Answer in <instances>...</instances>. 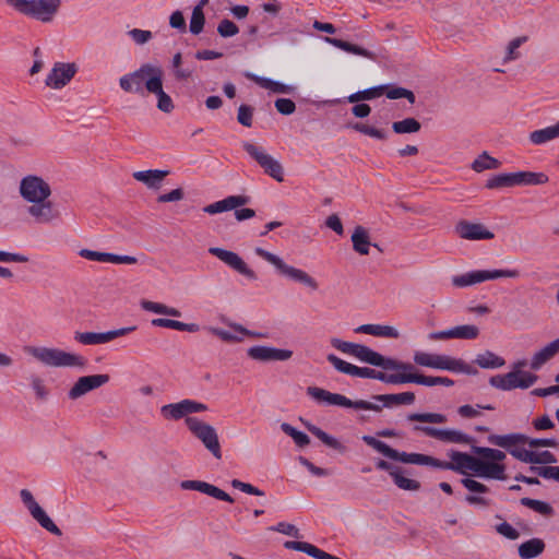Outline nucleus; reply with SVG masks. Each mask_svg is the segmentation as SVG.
Listing matches in <instances>:
<instances>
[{"label": "nucleus", "mask_w": 559, "mask_h": 559, "mask_svg": "<svg viewBox=\"0 0 559 559\" xmlns=\"http://www.w3.org/2000/svg\"><path fill=\"white\" fill-rule=\"evenodd\" d=\"M171 67L174 72V78L177 81H186L192 76L193 70L190 68L182 67V56L180 52L174 55L171 60Z\"/></svg>", "instance_id": "obj_47"}, {"label": "nucleus", "mask_w": 559, "mask_h": 559, "mask_svg": "<svg viewBox=\"0 0 559 559\" xmlns=\"http://www.w3.org/2000/svg\"><path fill=\"white\" fill-rule=\"evenodd\" d=\"M353 249L360 255L369 254V249L371 247L370 235L367 228L361 225H358L354 228V231L350 237Z\"/></svg>", "instance_id": "obj_31"}, {"label": "nucleus", "mask_w": 559, "mask_h": 559, "mask_svg": "<svg viewBox=\"0 0 559 559\" xmlns=\"http://www.w3.org/2000/svg\"><path fill=\"white\" fill-rule=\"evenodd\" d=\"M7 3L19 13L37 20L41 23H50L58 14L61 0H5Z\"/></svg>", "instance_id": "obj_4"}, {"label": "nucleus", "mask_w": 559, "mask_h": 559, "mask_svg": "<svg viewBox=\"0 0 559 559\" xmlns=\"http://www.w3.org/2000/svg\"><path fill=\"white\" fill-rule=\"evenodd\" d=\"M376 367H380L384 371H394L393 373H389V376L396 378L405 377L408 374H418L413 364L404 362L391 357H385L381 354L378 356Z\"/></svg>", "instance_id": "obj_23"}, {"label": "nucleus", "mask_w": 559, "mask_h": 559, "mask_svg": "<svg viewBox=\"0 0 559 559\" xmlns=\"http://www.w3.org/2000/svg\"><path fill=\"white\" fill-rule=\"evenodd\" d=\"M281 429L284 433L289 436L298 447H306L310 443V438L302 431L297 430L288 423H283Z\"/></svg>", "instance_id": "obj_51"}, {"label": "nucleus", "mask_w": 559, "mask_h": 559, "mask_svg": "<svg viewBox=\"0 0 559 559\" xmlns=\"http://www.w3.org/2000/svg\"><path fill=\"white\" fill-rule=\"evenodd\" d=\"M415 430L423 431L426 436L438 439L448 443H460V444H468L473 440L468 435L455 430V429H440L435 427H419L416 426Z\"/></svg>", "instance_id": "obj_22"}, {"label": "nucleus", "mask_w": 559, "mask_h": 559, "mask_svg": "<svg viewBox=\"0 0 559 559\" xmlns=\"http://www.w3.org/2000/svg\"><path fill=\"white\" fill-rule=\"evenodd\" d=\"M205 24V16L203 10L200 9V7H194L192 10L191 19H190V25L189 29L193 35H199Z\"/></svg>", "instance_id": "obj_56"}, {"label": "nucleus", "mask_w": 559, "mask_h": 559, "mask_svg": "<svg viewBox=\"0 0 559 559\" xmlns=\"http://www.w3.org/2000/svg\"><path fill=\"white\" fill-rule=\"evenodd\" d=\"M249 202V198L246 195H229L221 201L206 205L203 211L207 214H218L226 211H230Z\"/></svg>", "instance_id": "obj_28"}, {"label": "nucleus", "mask_w": 559, "mask_h": 559, "mask_svg": "<svg viewBox=\"0 0 559 559\" xmlns=\"http://www.w3.org/2000/svg\"><path fill=\"white\" fill-rule=\"evenodd\" d=\"M537 379L538 377L534 373L515 369L506 374L492 376L489 379V383L496 389L511 391L518 388L528 389Z\"/></svg>", "instance_id": "obj_12"}, {"label": "nucleus", "mask_w": 559, "mask_h": 559, "mask_svg": "<svg viewBox=\"0 0 559 559\" xmlns=\"http://www.w3.org/2000/svg\"><path fill=\"white\" fill-rule=\"evenodd\" d=\"M530 471L543 478L559 481V466H531Z\"/></svg>", "instance_id": "obj_57"}, {"label": "nucleus", "mask_w": 559, "mask_h": 559, "mask_svg": "<svg viewBox=\"0 0 559 559\" xmlns=\"http://www.w3.org/2000/svg\"><path fill=\"white\" fill-rule=\"evenodd\" d=\"M362 441L369 447L373 448L384 456L399 461L405 464L427 465L440 469H450L459 474L466 475L467 471L473 472L476 463V459L464 452L451 450L448 455L451 462L440 461L433 456L421 454V453H407L400 452L383 441L376 439L372 436H362Z\"/></svg>", "instance_id": "obj_1"}, {"label": "nucleus", "mask_w": 559, "mask_h": 559, "mask_svg": "<svg viewBox=\"0 0 559 559\" xmlns=\"http://www.w3.org/2000/svg\"><path fill=\"white\" fill-rule=\"evenodd\" d=\"M306 428L316 436L319 440H321L326 447L332 448L341 453L345 452L346 448L334 437L328 435L321 428L306 421L304 423Z\"/></svg>", "instance_id": "obj_39"}, {"label": "nucleus", "mask_w": 559, "mask_h": 559, "mask_svg": "<svg viewBox=\"0 0 559 559\" xmlns=\"http://www.w3.org/2000/svg\"><path fill=\"white\" fill-rule=\"evenodd\" d=\"M557 138H559V121L554 126L535 130L530 133V141L536 145L545 144Z\"/></svg>", "instance_id": "obj_40"}, {"label": "nucleus", "mask_w": 559, "mask_h": 559, "mask_svg": "<svg viewBox=\"0 0 559 559\" xmlns=\"http://www.w3.org/2000/svg\"><path fill=\"white\" fill-rule=\"evenodd\" d=\"M160 415L166 420H180L187 418L188 409L185 400L177 403L165 404L160 407Z\"/></svg>", "instance_id": "obj_37"}, {"label": "nucleus", "mask_w": 559, "mask_h": 559, "mask_svg": "<svg viewBox=\"0 0 559 559\" xmlns=\"http://www.w3.org/2000/svg\"><path fill=\"white\" fill-rule=\"evenodd\" d=\"M546 182H548V177L544 173L518 171L492 176L487 180L486 188L499 189L514 186H537Z\"/></svg>", "instance_id": "obj_8"}, {"label": "nucleus", "mask_w": 559, "mask_h": 559, "mask_svg": "<svg viewBox=\"0 0 559 559\" xmlns=\"http://www.w3.org/2000/svg\"><path fill=\"white\" fill-rule=\"evenodd\" d=\"M163 75L164 71L158 76L152 78L147 82V92L154 94L157 97L156 107L165 112L169 114L174 110V103L171 97L163 88Z\"/></svg>", "instance_id": "obj_24"}, {"label": "nucleus", "mask_w": 559, "mask_h": 559, "mask_svg": "<svg viewBox=\"0 0 559 559\" xmlns=\"http://www.w3.org/2000/svg\"><path fill=\"white\" fill-rule=\"evenodd\" d=\"M409 421L429 423V424H443L447 417L439 413H413L407 416Z\"/></svg>", "instance_id": "obj_53"}, {"label": "nucleus", "mask_w": 559, "mask_h": 559, "mask_svg": "<svg viewBox=\"0 0 559 559\" xmlns=\"http://www.w3.org/2000/svg\"><path fill=\"white\" fill-rule=\"evenodd\" d=\"M500 167V162L483 152L473 163L472 169L476 173H481L487 169H497Z\"/></svg>", "instance_id": "obj_45"}, {"label": "nucleus", "mask_w": 559, "mask_h": 559, "mask_svg": "<svg viewBox=\"0 0 559 559\" xmlns=\"http://www.w3.org/2000/svg\"><path fill=\"white\" fill-rule=\"evenodd\" d=\"M392 478L394 480V484L403 490L417 491L420 488L419 481L403 476L401 467H399V469L394 472Z\"/></svg>", "instance_id": "obj_54"}, {"label": "nucleus", "mask_w": 559, "mask_h": 559, "mask_svg": "<svg viewBox=\"0 0 559 559\" xmlns=\"http://www.w3.org/2000/svg\"><path fill=\"white\" fill-rule=\"evenodd\" d=\"M420 128V122L415 118H405L392 123V130L397 134L416 133Z\"/></svg>", "instance_id": "obj_46"}, {"label": "nucleus", "mask_w": 559, "mask_h": 559, "mask_svg": "<svg viewBox=\"0 0 559 559\" xmlns=\"http://www.w3.org/2000/svg\"><path fill=\"white\" fill-rule=\"evenodd\" d=\"M474 475L489 479H506V466L500 463L476 459Z\"/></svg>", "instance_id": "obj_26"}, {"label": "nucleus", "mask_w": 559, "mask_h": 559, "mask_svg": "<svg viewBox=\"0 0 559 559\" xmlns=\"http://www.w3.org/2000/svg\"><path fill=\"white\" fill-rule=\"evenodd\" d=\"M128 35L132 38V40L138 45H144L148 43L153 34L151 31L140 29V28H133L128 32Z\"/></svg>", "instance_id": "obj_63"}, {"label": "nucleus", "mask_w": 559, "mask_h": 559, "mask_svg": "<svg viewBox=\"0 0 559 559\" xmlns=\"http://www.w3.org/2000/svg\"><path fill=\"white\" fill-rule=\"evenodd\" d=\"M254 252L258 257L272 264L282 276H285L286 278L296 283L302 284L312 290L318 289V282L304 270L288 265L281 257L261 247H257Z\"/></svg>", "instance_id": "obj_5"}, {"label": "nucleus", "mask_w": 559, "mask_h": 559, "mask_svg": "<svg viewBox=\"0 0 559 559\" xmlns=\"http://www.w3.org/2000/svg\"><path fill=\"white\" fill-rule=\"evenodd\" d=\"M25 350L37 361L47 367L84 369L87 365V359L84 356L60 348L29 346Z\"/></svg>", "instance_id": "obj_3"}, {"label": "nucleus", "mask_w": 559, "mask_h": 559, "mask_svg": "<svg viewBox=\"0 0 559 559\" xmlns=\"http://www.w3.org/2000/svg\"><path fill=\"white\" fill-rule=\"evenodd\" d=\"M527 40L526 36L513 38L507 46L503 63L514 61L521 57L519 48Z\"/></svg>", "instance_id": "obj_50"}, {"label": "nucleus", "mask_w": 559, "mask_h": 559, "mask_svg": "<svg viewBox=\"0 0 559 559\" xmlns=\"http://www.w3.org/2000/svg\"><path fill=\"white\" fill-rule=\"evenodd\" d=\"M520 502L522 506L527 507V508L532 509L533 511H535L542 515H545V516H550L554 513L552 507L549 503L540 501V500L525 497V498H522L520 500Z\"/></svg>", "instance_id": "obj_48"}, {"label": "nucleus", "mask_w": 559, "mask_h": 559, "mask_svg": "<svg viewBox=\"0 0 559 559\" xmlns=\"http://www.w3.org/2000/svg\"><path fill=\"white\" fill-rule=\"evenodd\" d=\"M20 497L31 515L38 524L53 535L60 536L62 533L53 521L47 515L41 507L36 502L33 493L28 489H22Z\"/></svg>", "instance_id": "obj_15"}, {"label": "nucleus", "mask_w": 559, "mask_h": 559, "mask_svg": "<svg viewBox=\"0 0 559 559\" xmlns=\"http://www.w3.org/2000/svg\"><path fill=\"white\" fill-rule=\"evenodd\" d=\"M253 109L248 105H240L238 108L237 120L243 127L252 126Z\"/></svg>", "instance_id": "obj_62"}, {"label": "nucleus", "mask_w": 559, "mask_h": 559, "mask_svg": "<svg viewBox=\"0 0 559 559\" xmlns=\"http://www.w3.org/2000/svg\"><path fill=\"white\" fill-rule=\"evenodd\" d=\"M356 333H365L378 337L399 338L400 332L391 325L382 324H361L355 329Z\"/></svg>", "instance_id": "obj_32"}, {"label": "nucleus", "mask_w": 559, "mask_h": 559, "mask_svg": "<svg viewBox=\"0 0 559 559\" xmlns=\"http://www.w3.org/2000/svg\"><path fill=\"white\" fill-rule=\"evenodd\" d=\"M454 230L460 238L465 240H490L495 237L493 233L484 224L465 219L460 221Z\"/></svg>", "instance_id": "obj_20"}, {"label": "nucleus", "mask_w": 559, "mask_h": 559, "mask_svg": "<svg viewBox=\"0 0 559 559\" xmlns=\"http://www.w3.org/2000/svg\"><path fill=\"white\" fill-rule=\"evenodd\" d=\"M217 33L224 37H233L239 33L238 26L230 20L224 19L218 23Z\"/></svg>", "instance_id": "obj_60"}, {"label": "nucleus", "mask_w": 559, "mask_h": 559, "mask_svg": "<svg viewBox=\"0 0 559 559\" xmlns=\"http://www.w3.org/2000/svg\"><path fill=\"white\" fill-rule=\"evenodd\" d=\"M488 441L496 447L506 449L510 453V450L525 444L528 441V437L523 433L491 435L488 437Z\"/></svg>", "instance_id": "obj_30"}, {"label": "nucleus", "mask_w": 559, "mask_h": 559, "mask_svg": "<svg viewBox=\"0 0 559 559\" xmlns=\"http://www.w3.org/2000/svg\"><path fill=\"white\" fill-rule=\"evenodd\" d=\"M436 354H430L421 350L414 352L413 361L420 367L432 368L435 365Z\"/></svg>", "instance_id": "obj_59"}, {"label": "nucleus", "mask_w": 559, "mask_h": 559, "mask_svg": "<svg viewBox=\"0 0 559 559\" xmlns=\"http://www.w3.org/2000/svg\"><path fill=\"white\" fill-rule=\"evenodd\" d=\"M209 253L219 259L223 263L228 265L234 271L243 275L250 281H257V273L248 266L243 259L236 252L229 251L219 247H210Z\"/></svg>", "instance_id": "obj_16"}, {"label": "nucleus", "mask_w": 559, "mask_h": 559, "mask_svg": "<svg viewBox=\"0 0 559 559\" xmlns=\"http://www.w3.org/2000/svg\"><path fill=\"white\" fill-rule=\"evenodd\" d=\"M373 400L382 402L383 406L392 407L394 405H411L415 401V394L413 392H403L396 394H379L374 395Z\"/></svg>", "instance_id": "obj_35"}, {"label": "nucleus", "mask_w": 559, "mask_h": 559, "mask_svg": "<svg viewBox=\"0 0 559 559\" xmlns=\"http://www.w3.org/2000/svg\"><path fill=\"white\" fill-rule=\"evenodd\" d=\"M451 330L452 338L475 340L479 335V329L473 324L456 325Z\"/></svg>", "instance_id": "obj_49"}, {"label": "nucleus", "mask_w": 559, "mask_h": 559, "mask_svg": "<svg viewBox=\"0 0 559 559\" xmlns=\"http://www.w3.org/2000/svg\"><path fill=\"white\" fill-rule=\"evenodd\" d=\"M404 383H416V384L426 385V386H435V385H438V377L425 376L421 373L414 374V376L408 374V376L399 378V384H404Z\"/></svg>", "instance_id": "obj_52"}, {"label": "nucleus", "mask_w": 559, "mask_h": 559, "mask_svg": "<svg viewBox=\"0 0 559 559\" xmlns=\"http://www.w3.org/2000/svg\"><path fill=\"white\" fill-rule=\"evenodd\" d=\"M386 90L385 85L372 86L362 91H358L347 97L349 103H358L360 100H371L380 97Z\"/></svg>", "instance_id": "obj_43"}, {"label": "nucleus", "mask_w": 559, "mask_h": 559, "mask_svg": "<svg viewBox=\"0 0 559 559\" xmlns=\"http://www.w3.org/2000/svg\"><path fill=\"white\" fill-rule=\"evenodd\" d=\"M433 369L448 370L452 372L472 373V368L461 359L447 355L436 354Z\"/></svg>", "instance_id": "obj_29"}, {"label": "nucleus", "mask_w": 559, "mask_h": 559, "mask_svg": "<svg viewBox=\"0 0 559 559\" xmlns=\"http://www.w3.org/2000/svg\"><path fill=\"white\" fill-rule=\"evenodd\" d=\"M79 68L74 62H55L46 76L45 84L52 90H61L75 76Z\"/></svg>", "instance_id": "obj_17"}, {"label": "nucleus", "mask_w": 559, "mask_h": 559, "mask_svg": "<svg viewBox=\"0 0 559 559\" xmlns=\"http://www.w3.org/2000/svg\"><path fill=\"white\" fill-rule=\"evenodd\" d=\"M140 306L143 310L157 313V314H165L169 317L179 318L181 317V311L177 308L169 307L162 302L151 301L143 299L140 302Z\"/></svg>", "instance_id": "obj_41"}, {"label": "nucleus", "mask_w": 559, "mask_h": 559, "mask_svg": "<svg viewBox=\"0 0 559 559\" xmlns=\"http://www.w3.org/2000/svg\"><path fill=\"white\" fill-rule=\"evenodd\" d=\"M519 276L520 272L518 270H477L453 276L452 284L455 287H467L485 281L497 280L501 277L516 278Z\"/></svg>", "instance_id": "obj_13"}, {"label": "nucleus", "mask_w": 559, "mask_h": 559, "mask_svg": "<svg viewBox=\"0 0 559 559\" xmlns=\"http://www.w3.org/2000/svg\"><path fill=\"white\" fill-rule=\"evenodd\" d=\"M20 197L28 204V215L37 224H50L59 218V212L50 201V185L40 176L26 175L19 185Z\"/></svg>", "instance_id": "obj_2"}, {"label": "nucleus", "mask_w": 559, "mask_h": 559, "mask_svg": "<svg viewBox=\"0 0 559 559\" xmlns=\"http://www.w3.org/2000/svg\"><path fill=\"white\" fill-rule=\"evenodd\" d=\"M110 377L108 374H92L81 377L70 389L68 393L69 399L78 400L86 393L108 383Z\"/></svg>", "instance_id": "obj_21"}, {"label": "nucleus", "mask_w": 559, "mask_h": 559, "mask_svg": "<svg viewBox=\"0 0 559 559\" xmlns=\"http://www.w3.org/2000/svg\"><path fill=\"white\" fill-rule=\"evenodd\" d=\"M170 174L169 170L148 169L139 170L132 174V177L145 185L148 189L158 190L162 187L164 179Z\"/></svg>", "instance_id": "obj_27"}, {"label": "nucleus", "mask_w": 559, "mask_h": 559, "mask_svg": "<svg viewBox=\"0 0 559 559\" xmlns=\"http://www.w3.org/2000/svg\"><path fill=\"white\" fill-rule=\"evenodd\" d=\"M275 108L280 114L288 116L296 110V105L289 98H278L275 100Z\"/></svg>", "instance_id": "obj_64"}, {"label": "nucleus", "mask_w": 559, "mask_h": 559, "mask_svg": "<svg viewBox=\"0 0 559 559\" xmlns=\"http://www.w3.org/2000/svg\"><path fill=\"white\" fill-rule=\"evenodd\" d=\"M135 330V325H130L107 332H75L74 340L83 345L106 344Z\"/></svg>", "instance_id": "obj_18"}, {"label": "nucleus", "mask_w": 559, "mask_h": 559, "mask_svg": "<svg viewBox=\"0 0 559 559\" xmlns=\"http://www.w3.org/2000/svg\"><path fill=\"white\" fill-rule=\"evenodd\" d=\"M332 347L342 352L343 354L355 357L361 362L369 364L371 366H376L379 353L369 348L366 345L346 342L337 337H332L330 340Z\"/></svg>", "instance_id": "obj_14"}, {"label": "nucleus", "mask_w": 559, "mask_h": 559, "mask_svg": "<svg viewBox=\"0 0 559 559\" xmlns=\"http://www.w3.org/2000/svg\"><path fill=\"white\" fill-rule=\"evenodd\" d=\"M307 394L314 401L324 403L326 405H335L347 408L366 409L374 412H380L382 409V406L379 404H374L364 400L352 401L347 399L345 395L332 393L328 390L318 386H308Z\"/></svg>", "instance_id": "obj_7"}, {"label": "nucleus", "mask_w": 559, "mask_h": 559, "mask_svg": "<svg viewBox=\"0 0 559 559\" xmlns=\"http://www.w3.org/2000/svg\"><path fill=\"white\" fill-rule=\"evenodd\" d=\"M185 424L189 431L199 439L206 450H209L215 459H222V450L216 429L197 417H187Z\"/></svg>", "instance_id": "obj_10"}, {"label": "nucleus", "mask_w": 559, "mask_h": 559, "mask_svg": "<svg viewBox=\"0 0 559 559\" xmlns=\"http://www.w3.org/2000/svg\"><path fill=\"white\" fill-rule=\"evenodd\" d=\"M151 323L153 326L173 329V330L185 331V332H190V333L198 332L200 330V326L197 323H185L181 321L166 319V318L153 319Z\"/></svg>", "instance_id": "obj_38"}, {"label": "nucleus", "mask_w": 559, "mask_h": 559, "mask_svg": "<svg viewBox=\"0 0 559 559\" xmlns=\"http://www.w3.org/2000/svg\"><path fill=\"white\" fill-rule=\"evenodd\" d=\"M480 409H493V406L491 405H479L477 404L476 407L472 405H462L457 408V413L463 418H475L480 415Z\"/></svg>", "instance_id": "obj_58"}, {"label": "nucleus", "mask_w": 559, "mask_h": 559, "mask_svg": "<svg viewBox=\"0 0 559 559\" xmlns=\"http://www.w3.org/2000/svg\"><path fill=\"white\" fill-rule=\"evenodd\" d=\"M559 353V337L540 350L536 352L531 360V368L534 370H538L545 362L551 359Z\"/></svg>", "instance_id": "obj_33"}, {"label": "nucleus", "mask_w": 559, "mask_h": 559, "mask_svg": "<svg viewBox=\"0 0 559 559\" xmlns=\"http://www.w3.org/2000/svg\"><path fill=\"white\" fill-rule=\"evenodd\" d=\"M353 128L365 135H369L378 140L386 139V133L383 130L377 129L374 127H370L364 123H356L353 126Z\"/></svg>", "instance_id": "obj_61"}, {"label": "nucleus", "mask_w": 559, "mask_h": 559, "mask_svg": "<svg viewBox=\"0 0 559 559\" xmlns=\"http://www.w3.org/2000/svg\"><path fill=\"white\" fill-rule=\"evenodd\" d=\"M325 41L331 44L332 46L344 50L349 53H354L357 56H361L371 60L376 59V55L372 51H369L368 49H365L360 46L354 45L352 43L345 41L343 39L333 38V37H326Z\"/></svg>", "instance_id": "obj_36"}, {"label": "nucleus", "mask_w": 559, "mask_h": 559, "mask_svg": "<svg viewBox=\"0 0 559 559\" xmlns=\"http://www.w3.org/2000/svg\"><path fill=\"white\" fill-rule=\"evenodd\" d=\"M246 76L257 83L259 86L270 90L274 93H283L286 94L290 91V87L286 84H283L281 82L273 81L267 78H262L253 73H247Z\"/></svg>", "instance_id": "obj_42"}, {"label": "nucleus", "mask_w": 559, "mask_h": 559, "mask_svg": "<svg viewBox=\"0 0 559 559\" xmlns=\"http://www.w3.org/2000/svg\"><path fill=\"white\" fill-rule=\"evenodd\" d=\"M248 357L261 362L286 361L292 358L293 352L271 346L257 345L248 348Z\"/></svg>", "instance_id": "obj_19"}, {"label": "nucleus", "mask_w": 559, "mask_h": 559, "mask_svg": "<svg viewBox=\"0 0 559 559\" xmlns=\"http://www.w3.org/2000/svg\"><path fill=\"white\" fill-rule=\"evenodd\" d=\"M328 361L341 373L352 377H359L366 379H376L389 384H399V378L391 377L384 371H379L369 367H358L349 364L334 354L326 356Z\"/></svg>", "instance_id": "obj_9"}, {"label": "nucleus", "mask_w": 559, "mask_h": 559, "mask_svg": "<svg viewBox=\"0 0 559 559\" xmlns=\"http://www.w3.org/2000/svg\"><path fill=\"white\" fill-rule=\"evenodd\" d=\"M475 362L480 368L495 369L502 367L504 365V359L497 356L495 353L487 350L485 353L478 354Z\"/></svg>", "instance_id": "obj_44"}, {"label": "nucleus", "mask_w": 559, "mask_h": 559, "mask_svg": "<svg viewBox=\"0 0 559 559\" xmlns=\"http://www.w3.org/2000/svg\"><path fill=\"white\" fill-rule=\"evenodd\" d=\"M180 487L185 490H197L202 493H205L210 497H213L217 500L226 501V502H234V499L224 490L221 488L209 484L206 481L202 480H183L180 484Z\"/></svg>", "instance_id": "obj_25"}, {"label": "nucleus", "mask_w": 559, "mask_h": 559, "mask_svg": "<svg viewBox=\"0 0 559 559\" xmlns=\"http://www.w3.org/2000/svg\"><path fill=\"white\" fill-rule=\"evenodd\" d=\"M242 147L247 154L259 164V166L264 170L266 175L272 177L277 182L284 181V169L282 164L273 156L267 154L262 146L252 144L250 142H243Z\"/></svg>", "instance_id": "obj_11"}, {"label": "nucleus", "mask_w": 559, "mask_h": 559, "mask_svg": "<svg viewBox=\"0 0 559 559\" xmlns=\"http://www.w3.org/2000/svg\"><path fill=\"white\" fill-rule=\"evenodd\" d=\"M473 452L495 463H499L506 459V453L503 451L492 448L473 447Z\"/></svg>", "instance_id": "obj_55"}, {"label": "nucleus", "mask_w": 559, "mask_h": 559, "mask_svg": "<svg viewBox=\"0 0 559 559\" xmlns=\"http://www.w3.org/2000/svg\"><path fill=\"white\" fill-rule=\"evenodd\" d=\"M163 69L152 63H143L139 69L122 75L119 79V86L126 93L144 95L147 92V82L158 76Z\"/></svg>", "instance_id": "obj_6"}, {"label": "nucleus", "mask_w": 559, "mask_h": 559, "mask_svg": "<svg viewBox=\"0 0 559 559\" xmlns=\"http://www.w3.org/2000/svg\"><path fill=\"white\" fill-rule=\"evenodd\" d=\"M545 543L540 538H531L522 543L518 552L521 559H533L542 555L545 550Z\"/></svg>", "instance_id": "obj_34"}]
</instances>
